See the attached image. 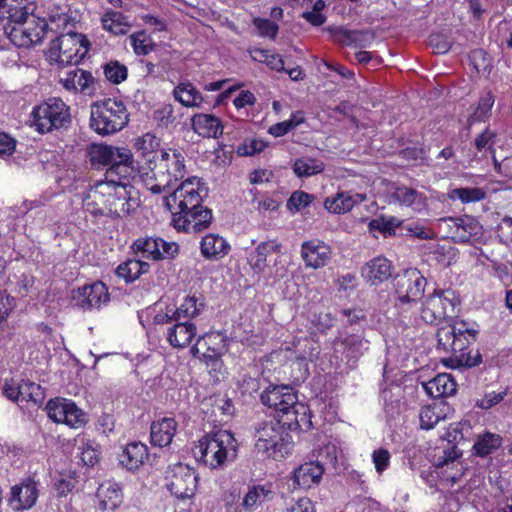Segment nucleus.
Instances as JSON below:
<instances>
[{"label":"nucleus","instance_id":"obj_1","mask_svg":"<svg viewBox=\"0 0 512 512\" xmlns=\"http://www.w3.org/2000/svg\"><path fill=\"white\" fill-rule=\"evenodd\" d=\"M0 15L4 34L18 47L41 43L48 29L45 18L36 14L37 0H7Z\"/></svg>","mask_w":512,"mask_h":512},{"label":"nucleus","instance_id":"obj_2","mask_svg":"<svg viewBox=\"0 0 512 512\" xmlns=\"http://www.w3.org/2000/svg\"><path fill=\"white\" fill-rule=\"evenodd\" d=\"M193 454L198 461L215 469L236 457V440L227 430L211 432L199 440Z\"/></svg>","mask_w":512,"mask_h":512},{"label":"nucleus","instance_id":"obj_3","mask_svg":"<svg viewBox=\"0 0 512 512\" xmlns=\"http://www.w3.org/2000/svg\"><path fill=\"white\" fill-rule=\"evenodd\" d=\"M94 193H100L105 197L107 216L114 219L126 218L140 206V198L132 185L113 184V180L98 182L95 185Z\"/></svg>","mask_w":512,"mask_h":512},{"label":"nucleus","instance_id":"obj_4","mask_svg":"<svg viewBox=\"0 0 512 512\" xmlns=\"http://www.w3.org/2000/svg\"><path fill=\"white\" fill-rule=\"evenodd\" d=\"M129 122V113L120 100L108 98L91 106L90 127L99 135L122 130Z\"/></svg>","mask_w":512,"mask_h":512},{"label":"nucleus","instance_id":"obj_5","mask_svg":"<svg viewBox=\"0 0 512 512\" xmlns=\"http://www.w3.org/2000/svg\"><path fill=\"white\" fill-rule=\"evenodd\" d=\"M90 46L85 35L68 32L51 41L48 57L62 66L78 65L87 56Z\"/></svg>","mask_w":512,"mask_h":512},{"label":"nucleus","instance_id":"obj_6","mask_svg":"<svg viewBox=\"0 0 512 512\" xmlns=\"http://www.w3.org/2000/svg\"><path fill=\"white\" fill-rule=\"evenodd\" d=\"M33 125L40 133L66 129L71 124L70 108L60 98H50L33 108Z\"/></svg>","mask_w":512,"mask_h":512},{"label":"nucleus","instance_id":"obj_7","mask_svg":"<svg viewBox=\"0 0 512 512\" xmlns=\"http://www.w3.org/2000/svg\"><path fill=\"white\" fill-rule=\"evenodd\" d=\"M458 303L453 290L435 289L422 303L421 318L430 325H439L454 313Z\"/></svg>","mask_w":512,"mask_h":512},{"label":"nucleus","instance_id":"obj_8","mask_svg":"<svg viewBox=\"0 0 512 512\" xmlns=\"http://www.w3.org/2000/svg\"><path fill=\"white\" fill-rule=\"evenodd\" d=\"M167 489L178 499L194 496L198 474L194 469L183 463L168 466L165 474Z\"/></svg>","mask_w":512,"mask_h":512},{"label":"nucleus","instance_id":"obj_9","mask_svg":"<svg viewBox=\"0 0 512 512\" xmlns=\"http://www.w3.org/2000/svg\"><path fill=\"white\" fill-rule=\"evenodd\" d=\"M427 279L417 268L405 269L393 279V287L400 303L417 302L424 295Z\"/></svg>","mask_w":512,"mask_h":512},{"label":"nucleus","instance_id":"obj_10","mask_svg":"<svg viewBox=\"0 0 512 512\" xmlns=\"http://www.w3.org/2000/svg\"><path fill=\"white\" fill-rule=\"evenodd\" d=\"M149 170L156 172L161 180L169 179L176 183L186 174L184 154L176 149H163L160 158Z\"/></svg>","mask_w":512,"mask_h":512},{"label":"nucleus","instance_id":"obj_11","mask_svg":"<svg viewBox=\"0 0 512 512\" xmlns=\"http://www.w3.org/2000/svg\"><path fill=\"white\" fill-rule=\"evenodd\" d=\"M48 417L56 423H63L70 427H80L86 422L85 413L68 399L57 397L46 404Z\"/></svg>","mask_w":512,"mask_h":512},{"label":"nucleus","instance_id":"obj_12","mask_svg":"<svg viewBox=\"0 0 512 512\" xmlns=\"http://www.w3.org/2000/svg\"><path fill=\"white\" fill-rule=\"evenodd\" d=\"M121 151L123 157L117 158L111 167H108L105 174L106 180L104 182L113 180V184L131 185L130 180L137 172L148 175V172H145V168L140 162L134 161L133 154L129 149L121 148Z\"/></svg>","mask_w":512,"mask_h":512},{"label":"nucleus","instance_id":"obj_13","mask_svg":"<svg viewBox=\"0 0 512 512\" xmlns=\"http://www.w3.org/2000/svg\"><path fill=\"white\" fill-rule=\"evenodd\" d=\"M39 482L35 476H28L10 489L9 506L16 512L32 508L39 497Z\"/></svg>","mask_w":512,"mask_h":512},{"label":"nucleus","instance_id":"obj_14","mask_svg":"<svg viewBox=\"0 0 512 512\" xmlns=\"http://www.w3.org/2000/svg\"><path fill=\"white\" fill-rule=\"evenodd\" d=\"M72 300L77 307L91 310L108 303L110 295L107 286L101 281H96L74 290Z\"/></svg>","mask_w":512,"mask_h":512},{"label":"nucleus","instance_id":"obj_15","mask_svg":"<svg viewBox=\"0 0 512 512\" xmlns=\"http://www.w3.org/2000/svg\"><path fill=\"white\" fill-rule=\"evenodd\" d=\"M260 400L265 406L277 412L283 410L284 406L295 404L297 395L291 386L270 384L260 394Z\"/></svg>","mask_w":512,"mask_h":512},{"label":"nucleus","instance_id":"obj_16","mask_svg":"<svg viewBox=\"0 0 512 512\" xmlns=\"http://www.w3.org/2000/svg\"><path fill=\"white\" fill-rule=\"evenodd\" d=\"M394 271L392 262L384 256H377L361 268V276L370 285L377 286L388 280Z\"/></svg>","mask_w":512,"mask_h":512},{"label":"nucleus","instance_id":"obj_17","mask_svg":"<svg viewBox=\"0 0 512 512\" xmlns=\"http://www.w3.org/2000/svg\"><path fill=\"white\" fill-rule=\"evenodd\" d=\"M331 248L324 242L313 239L301 245V257L307 267L318 269L325 266L331 258Z\"/></svg>","mask_w":512,"mask_h":512},{"label":"nucleus","instance_id":"obj_18","mask_svg":"<svg viewBox=\"0 0 512 512\" xmlns=\"http://www.w3.org/2000/svg\"><path fill=\"white\" fill-rule=\"evenodd\" d=\"M180 185L181 188H183V197L179 202V213L189 215L193 210L201 208L203 200V196L201 195L203 190L200 187L201 182L199 178L193 177L186 179Z\"/></svg>","mask_w":512,"mask_h":512},{"label":"nucleus","instance_id":"obj_19","mask_svg":"<svg viewBox=\"0 0 512 512\" xmlns=\"http://www.w3.org/2000/svg\"><path fill=\"white\" fill-rule=\"evenodd\" d=\"M197 328L190 320L175 321L168 329L167 340L173 348H185L195 338Z\"/></svg>","mask_w":512,"mask_h":512},{"label":"nucleus","instance_id":"obj_20","mask_svg":"<svg viewBox=\"0 0 512 512\" xmlns=\"http://www.w3.org/2000/svg\"><path fill=\"white\" fill-rule=\"evenodd\" d=\"M324 473V467L319 462H308L300 465L294 471L293 484L302 489H308L318 484Z\"/></svg>","mask_w":512,"mask_h":512},{"label":"nucleus","instance_id":"obj_21","mask_svg":"<svg viewBox=\"0 0 512 512\" xmlns=\"http://www.w3.org/2000/svg\"><path fill=\"white\" fill-rule=\"evenodd\" d=\"M177 429L174 418H162L151 424V443L154 446L166 447L171 444Z\"/></svg>","mask_w":512,"mask_h":512},{"label":"nucleus","instance_id":"obj_22","mask_svg":"<svg viewBox=\"0 0 512 512\" xmlns=\"http://www.w3.org/2000/svg\"><path fill=\"white\" fill-rule=\"evenodd\" d=\"M200 251L205 259L217 261L229 253L230 245L218 234H207L201 240Z\"/></svg>","mask_w":512,"mask_h":512},{"label":"nucleus","instance_id":"obj_23","mask_svg":"<svg viewBox=\"0 0 512 512\" xmlns=\"http://www.w3.org/2000/svg\"><path fill=\"white\" fill-rule=\"evenodd\" d=\"M292 443V437L289 432H285L282 428L276 429L269 442L267 441L269 451L258 452V454L264 458H284L291 452Z\"/></svg>","mask_w":512,"mask_h":512},{"label":"nucleus","instance_id":"obj_24","mask_svg":"<svg viewBox=\"0 0 512 512\" xmlns=\"http://www.w3.org/2000/svg\"><path fill=\"white\" fill-rule=\"evenodd\" d=\"M457 384L447 373H440L430 381L423 383L426 393L435 399L452 396L456 393Z\"/></svg>","mask_w":512,"mask_h":512},{"label":"nucleus","instance_id":"obj_25","mask_svg":"<svg viewBox=\"0 0 512 512\" xmlns=\"http://www.w3.org/2000/svg\"><path fill=\"white\" fill-rule=\"evenodd\" d=\"M121 148L103 144H92L88 150L91 166L94 168L102 166L111 167L117 158L123 157Z\"/></svg>","mask_w":512,"mask_h":512},{"label":"nucleus","instance_id":"obj_26","mask_svg":"<svg viewBox=\"0 0 512 512\" xmlns=\"http://www.w3.org/2000/svg\"><path fill=\"white\" fill-rule=\"evenodd\" d=\"M193 130L206 138H217L223 133V126L219 118L212 114H196L191 119Z\"/></svg>","mask_w":512,"mask_h":512},{"label":"nucleus","instance_id":"obj_27","mask_svg":"<svg viewBox=\"0 0 512 512\" xmlns=\"http://www.w3.org/2000/svg\"><path fill=\"white\" fill-rule=\"evenodd\" d=\"M344 357L350 367H354L358 360L369 349V341L357 334L347 335L341 340Z\"/></svg>","mask_w":512,"mask_h":512},{"label":"nucleus","instance_id":"obj_28","mask_svg":"<svg viewBox=\"0 0 512 512\" xmlns=\"http://www.w3.org/2000/svg\"><path fill=\"white\" fill-rule=\"evenodd\" d=\"M148 457L147 446L141 442L126 445L120 455V463L128 470L137 469Z\"/></svg>","mask_w":512,"mask_h":512},{"label":"nucleus","instance_id":"obj_29","mask_svg":"<svg viewBox=\"0 0 512 512\" xmlns=\"http://www.w3.org/2000/svg\"><path fill=\"white\" fill-rule=\"evenodd\" d=\"M159 146L160 139L151 133H146L134 141V149L148 165V169L156 161V150Z\"/></svg>","mask_w":512,"mask_h":512},{"label":"nucleus","instance_id":"obj_30","mask_svg":"<svg viewBox=\"0 0 512 512\" xmlns=\"http://www.w3.org/2000/svg\"><path fill=\"white\" fill-rule=\"evenodd\" d=\"M97 497L102 510H115L122 503L123 495L119 484L106 482L98 488Z\"/></svg>","mask_w":512,"mask_h":512},{"label":"nucleus","instance_id":"obj_31","mask_svg":"<svg viewBox=\"0 0 512 512\" xmlns=\"http://www.w3.org/2000/svg\"><path fill=\"white\" fill-rule=\"evenodd\" d=\"M177 101L186 107H201L204 97L191 82L180 83L173 90Z\"/></svg>","mask_w":512,"mask_h":512},{"label":"nucleus","instance_id":"obj_32","mask_svg":"<svg viewBox=\"0 0 512 512\" xmlns=\"http://www.w3.org/2000/svg\"><path fill=\"white\" fill-rule=\"evenodd\" d=\"M494 102L495 98L490 91L482 95L477 104L470 107L472 112L467 119L468 126L470 127L477 122H485L491 115Z\"/></svg>","mask_w":512,"mask_h":512},{"label":"nucleus","instance_id":"obj_33","mask_svg":"<svg viewBox=\"0 0 512 512\" xmlns=\"http://www.w3.org/2000/svg\"><path fill=\"white\" fill-rule=\"evenodd\" d=\"M457 228L458 238L461 242H468L472 236H476L481 233L482 226L479 221L469 215H463L461 217L451 218Z\"/></svg>","mask_w":512,"mask_h":512},{"label":"nucleus","instance_id":"obj_34","mask_svg":"<svg viewBox=\"0 0 512 512\" xmlns=\"http://www.w3.org/2000/svg\"><path fill=\"white\" fill-rule=\"evenodd\" d=\"M281 245L276 241L261 242L251 255V266L254 271L262 272L266 268L267 256L272 253H278Z\"/></svg>","mask_w":512,"mask_h":512},{"label":"nucleus","instance_id":"obj_35","mask_svg":"<svg viewBox=\"0 0 512 512\" xmlns=\"http://www.w3.org/2000/svg\"><path fill=\"white\" fill-rule=\"evenodd\" d=\"M160 237H143L136 239L132 244L135 253H141L144 258L154 261L160 260Z\"/></svg>","mask_w":512,"mask_h":512},{"label":"nucleus","instance_id":"obj_36","mask_svg":"<svg viewBox=\"0 0 512 512\" xmlns=\"http://www.w3.org/2000/svg\"><path fill=\"white\" fill-rule=\"evenodd\" d=\"M255 436H256V443H255V450L256 452H268L269 448L267 446V441L269 442V439L274 434V431L276 429H280L278 426V423L274 421V419L263 421L255 425Z\"/></svg>","mask_w":512,"mask_h":512},{"label":"nucleus","instance_id":"obj_37","mask_svg":"<svg viewBox=\"0 0 512 512\" xmlns=\"http://www.w3.org/2000/svg\"><path fill=\"white\" fill-rule=\"evenodd\" d=\"M19 402H32L33 405H40L44 400V392L39 384L30 380H21L18 383Z\"/></svg>","mask_w":512,"mask_h":512},{"label":"nucleus","instance_id":"obj_38","mask_svg":"<svg viewBox=\"0 0 512 512\" xmlns=\"http://www.w3.org/2000/svg\"><path fill=\"white\" fill-rule=\"evenodd\" d=\"M103 28L115 35H125L130 29L126 17L117 11H107L102 17Z\"/></svg>","mask_w":512,"mask_h":512},{"label":"nucleus","instance_id":"obj_39","mask_svg":"<svg viewBox=\"0 0 512 512\" xmlns=\"http://www.w3.org/2000/svg\"><path fill=\"white\" fill-rule=\"evenodd\" d=\"M482 361L481 354L478 350L470 349L464 350L456 357H450L444 360V364L451 368H472L478 366Z\"/></svg>","mask_w":512,"mask_h":512},{"label":"nucleus","instance_id":"obj_40","mask_svg":"<svg viewBox=\"0 0 512 512\" xmlns=\"http://www.w3.org/2000/svg\"><path fill=\"white\" fill-rule=\"evenodd\" d=\"M357 203L355 197L345 192L337 193L334 197L326 198L324 202L325 208L332 213L343 214L352 210Z\"/></svg>","mask_w":512,"mask_h":512},{"label":"nucleus","instance_id":"obj_41","mask_svg":"<svg viewBox=\"0 0 512 512\" xmlns=\"http://www.w3.org/2000/svg\"><path fill=\"white\" fill-rule=\"evenodd\" d=\"M502 439L499 435L493 433H485L479 435L473 445L474 454L485 457L497 450L501 446Z\"/></svg>","mask_w":512,"mask_h":512},{"label":"nucleus","instance_id":"obj_42","mask_svg":"<svg viewBox=\"0 0 512 512\" xmlns=\"http://www.w3.org/2000/svg\"><path fill=\"white\" fill-rule=\"evenodd\" d=\"M292 169L300 178L310 177L321 173L324 170V163L313 158H299L294 161Z\"/></svg>","mask_w":512,"mask_h":512},{"label":"nucleus","instance_id":"obj_43","mask_svg":"<svg viewBox=\"0 0 512 512\" xmlns=\"http://www.w3.org/2000/svg\"><path fill=\"white\" fill-rule=\"evenodd\" d=\"M447 196L450 200L459 199L462 203H471L483 200L486 193L478 187H460L452 189Z\"/></svg>","mask_w":512,"mask_h":512},{"label":"nucleus","instance_id":"obj_44","mask_svg":"<svg viewBox=\"0 0 512 512\" xmlns=\"http://www.w3.org/2000/svg\"><path fill=\"white\" fill-rule=\"evenodd\" d=\"M296 401L293 405L284 406L283 410L277 411V416L274 421L278 423L279 428H282L285 432L296 431L297 414H296Z\"/></svg>","mask_w":512,"mask_h":512},{"label":"nucleus","instance_id":"obj_45","mask_svg":"<svg viewBox=\"0 0 512 512\" xmlns=\"http://www.w3.org/2000/svg\"><path fill=\"white\" fill-rule=\"evenodd\" d=\"M270 490L265 489L264 486H252L245 494L242 502V506L246 511H252L257 505L262 504Z\"/></svg>","mask_w":512,"mask_h":512},{"label":"nucleus","instance_id":"obj_46","mask_svg":"<svg viewBox=\"0 0 512 512\" xmlns=\"http://www.w3.org/2000/svg\"><path fill=\"white\" fill-rule=\"evenodd\" d=\"M103 69L106 79L113 84H119L127 79V67L118 61H109Z\"/></svg>","mask_w":512,"mask_h":512},{"label":"nucleus","instance_id":"obj_47","mask_svg":"<svg viewBox=\"0 0 512 512\" xmlns=\"http://www.w3.org/2000/svg\"><path fill=\"white\" fill-rule=\"evenodd\" d=\"M192 220L193 232L198 233L207 229L212 221V211L208 208H204L201 205V208L195 209L189 213Z\"/></svg>","mask_w":512,"mask_h":512},{"label":"nucleus","instance_id":"obj_48","mask_svg":"<svg viewBox=\"0 0 512 512\" xmlns=\"http://www.w3.org/2000/svg\"><path fill=\"white\" fill-rule=\"evenodd\" d=\"M198 313L197 299L194 296H187L180 307L173 310L174 321H184L196 316Z\"/></svg>","mask_w":512,"mask_h":512},{"label":"nucleus","instance_id":"obj_49","mask_svg":"<svg viewBox=\"0 0 512 512\" xmlns=\"http://www.w3.org/2000/svg\"><path fill=\"white\" fill-rule=\"evenodd\" d=\"M131 45L134 49L135 54L137 55H147L154 48L155 44L152 42L151 38L146 35L144 31H140L134 33L130 36Z\"/></svg>","mask_w":512,"mask_h":512},{"label":"nucleus","instance_id":"obj_50","mask_svg":"<svg viewBox=\"0 0 512 512\" xmlns=\"http://www.w3.org/2000/svg\"><path fill=\"white\" fill-rule=\"evenodd\" d=\"M400 224V220H398L395 217H379L371 220L368 224V227L371 231L375 230L381 232L385 236H391L395 235V228L398 227Z\"/></svg>","mask_w":512,"mask_h":512},{"label":"nucleus","instance_id":"obj_51","mask_svg":"<svg viewBox=\"0 0 512 512\" xmlns=\"http://www.w3.org/2000/svg\"><path fill=\"white\" fill-rule=\"evenodd\" d=\"M201 340H207L209 343H215L217 340L220 341V345L217 348L208 347V350H211L213 354H204L205 358L217 360L223 352L227 351V339L220 333L206 334L205 336L200 337L197 343H200Z\"/></svg>","mask_w":512,"mask_h":512},{"label":"nucleus","instance_id":"obj_52","mask_svg":"<svg viewBox=\"0 0 512 512\" xmlns=\"http://www.w3.org/2000/svg\"><path fill=\"white\" fill-rule=\"evenodd\" d=\"M137 267L136 259H128L119 264L115 272L117 276L123 278L126 283H131L139 278V269Z\"/></svg>","mask_w":512,"mask_h":512},{"label":"nucleus","instance_id":"obj_53","mask_svg":"<svg viewBox=\"0 0 512 512\" xmlns=\"http://www.w3.org/2000/svg\"><path fill=\"white\" fill-rule=\"evenodd\" d=\"M252 23L256 27L259 36L269 37L271 39L276 38L279 30L277 23L260 17H255Z\"/></svg>","mask_w":512,"mask_h":512},{"label":"nucleus","instance_id":"obj_54","mask_svg":"<svg viewBox=\"0 0 512 512\" xmlns=\"http://www.w3.org/2000/svg\"><path fill=\"white\" fill-rule=\"evenodd\" d=\"M314 200V195L304 191H295L287 200V208L290 211H300L307 207Z\"/></svg>","mask_w":512,"mask_h":512},{"label":"nucleus","instance_id":"obj_55","mask_svg":"<svg viewBox=\"0 0 512 512\" xmlns=\"http://www.w3.org/2000/svg\"><path fill=\"white\" fill-rule=\"evenodd\" d=\"M417 195L418 191L416 189L400 186L396 187L391 193V198L401 205L411 206L415 202Z\"/></svg>","mask_w":512,"mask_h":512},{"label":"nucleus","instance_id":"obj_56","mask_svg":"<svg viewBox=\"0 0 512 512\" xmlns=\"http://www.w3.org/2000/svg\"><path fill=\"white\" fill-rule=\"evenodd\" d=\"M297 424L296 431H309L313 427L312 414L309 407L304 403L296 404Z\"/></svg>","mask_w":512,"mask_h":512},{"label":"nucleus","instance_id":"obj_57","mask_svg":"<svg viewBox=\"0 0 512 512\" xmlns=\"http://www.w3.org/2000/svg\"><path fill=\"white\" fill-rule=\"evenodd\" d=\"M76 72V85L77 92H83L86 94H90L95 90L94 87V77L89 71H85L82 69H75Z\"/></svg>","mask_w":512,"mask_h":512},{"label":"nucleus","instance_id":"obj_58","mask_svg":"<svg viewBox=\"0 0 512 512\" xmlns=\"http://www.w3.org/2000/svg\"><path fill=\"white\" fill-rule=\"evenodd\" d=\"M175 119L174 109L171 104H165L154 111V120L157 122L158 127L168 128Z\"/></svg>","mask_w":512,"mask_h":512},{"label":"nucleus","instance_id":"obj_59","mask_svg":"<svg viewBox=\"0 0 512 512\" xmlns=\"http://www.w3.org/2000/svg\"><path fill=\"white\" fill-rule=\"evenodd\" d=\"M420 427L424 430L433 429L440 420V416L436 414L431 406H424L419 413Z\"/></svg>","mask_w":512,"mask_h":512},{"label":"nucleus","instance_id":"obj_60","mask_svg":"<svg viewBox=\"0 0 512 512\" xmlns=\"http://www.w3.org/2000/svg\"><path fill=\"white\" fill-rule=\"evenodd\" d=\"M495 138L496 133L489 128H486L475 138L474 145L478 151L489 150L493 154L495 153V150L493 149Z\"/></svg>","mask_w":512,"mask_h":512},{"label":"nucleus","instance_id":"obj_61","mask_svg":"<svg viewBox=\"0 0 512 512\" xmlns=\"http://www.w3.org/2000/svg\"><path fill=\"white\" fill-rule=\"evenodd\" d=\"M266 147V143L259 139H248L243 144L238 146L237 153L241 156H252L260 153Z\"/></svg>","mask_w":512,"mask_h":512},{"label":"nucleus","instance_id":"obj_62","mask_svg":"<svg viewBox=\"0 0 512 512\" xmlns=\"http://www.w3.org/2000/svg\"><path fill=\"white\" fill-rule=\"evenodd\" d=\"M456 327L443 326L438 329L437 339L438 347L445 351L451 349V342L455 339Z\"/></svg>","mask_w":512,"mask_h":512},{"label":"nucleus","instance_id":"obj_63","mask_svg":"<svg viewBox=\"0 0 512 512\" xmlns=\"http://www.w3.org/2000/svg\"><path fill=\"white\" fill-rule=\"evenodd\" d=\"M372 460L377 473L381 474L390 464V453L387 449L379 448L373 452Z\"/></svg>","mask_w":512,"mask_h":512},{"label":"nucleus","instance_id":"obj_64","mask_svg":"<svg viewBox=\"0 0 512 512\" xmlns=\"http://www.w3.org/2000/svg\"><path fill=\"white\" fill-rule=\"evenodd\" d=\"M471 429L469 423H458L455 426H451L447 432V439L449 442H460L466 439L465 432H469Z\"/></svg>","mask_w":512,"mask_h":512}]
</instances>
